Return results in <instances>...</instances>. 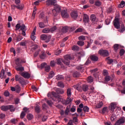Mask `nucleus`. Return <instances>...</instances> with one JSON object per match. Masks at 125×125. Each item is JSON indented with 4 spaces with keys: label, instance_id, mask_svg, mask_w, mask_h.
Masks as SVG:
<instances>
[{
    "label": "nucleus",
    "instance_id": "49",
    "mask_svg": "<svg viewBox=\"0 0 125 125\" xmlns=\"http://www.w3.org/2000/svg\"><path fill=\"white\" fill-rule=\"evenodd\" d=\"M104 80L105 82H110L111 81V77L110 76H106L104 78Z\"/></svg>",
    "mask_w": 125,
    "mask_h": 125
},
{
    "label": "nucleus",
    "instance_id": "46",
    "mask_svg": "<svg viewBox=\"0 0 125 125\" xmlns=\"http://www.w3.org/2000/svg\"><path fill=\"white\" fill-rule=\"evenodd\" d=\"M62 33H67V32H68V27H63L62 29Z\"/></svg>",
    "mask_w": 125,
    "mask_h": 125
},
{
    "label": "nucleus",
    "instance_id": "38",
    "mask_svg": "<svg viewBox=\"0 0 125 125\" xmlns=\"http://www.w3.org/2000/svg\"><path fill=\"white\" fill-rule=\"evenodd\" d=\"M52 95H53L54 97H55V98L59 97V95H58V93L55 92H52Z\"/></svg>",
    "mask_w": 125,
    "mask_h": 125
},
{
    "label": "nucleus",
    "instance_id": "53",
    "mask_svg": "<svg viewBox=\"0 0 125 125\" xmlns=\"http://www.w3.org/2000/svg\"><path fill=\"white\" fill-rule=\"evenodd\" d=\"M118 49H119V44H115L114 45V50L115 51L117 52L118 51Z\"/></svg>",
    "mask_w": 125,
    "mask_h": 125
},
{
    "label": "nucleus",
    "instance_id": "17",
    "mask_svg": "<svg viewBox=\"0 0 125 125\" xmlns=\"http://www.w3.org/2000/svg\"><path fill=\"white\" fill-rule=\"evenodd\" d=\"M73 87L75 88V89H77V90H78L79 91H82V86L79 84L74 85Z\"/></svg>",
    "mask_w": 125,
    "mask_h": 125
},
{
    "label": "nucleus",
    "instance_id": "27",
    "mask_svg": "<svg viewBox=\"0 0 125 125\" xmlns=\"http://www.w3.org/2000/svg\"><path fill=\"white\" fill-rule=\"evenodd\" d=\"M19 65L16 66V70L17 71H24V67L23 66H18Z\"/></svg>",
    "mask_w": 125,
    "mask_h": 125
},
{
    "label": "nucleus",
    "instance_id": "47",
    "mask_svg": "<svg viewBox=\"0 0 125 125\" xmlns=\"http://www.w3.org/2000/svg\"><path fill=\"white\" fill-rule=\"evenodd\" d=\"M20 29L21 31H26V26H25V24H23L21 25Z\"/></svg>",
    "mask_w": 125,
    "mask_h": 125
},
{
    "label": "nucleus",
    "instance_id": "41",
    "mask_svg": "<svg viewBox=\"0 0 125 125\" xmlns=\"http://www.w3.org/2000/svg\"><path fill=\"white\" fill-rule=\"evenodd\" d=\"M57 92L58 94H63L65 91L63 90L58 89L57 90Z\"/></svg>",
    "mask_w": 125,
    "mask_h": 125
},
{
    "label": "nucleus",
    "instance_id": "42",
    "mask_svg": "<svg viewBox=\"0 0 125 125\" xmlns=\"http://www.w3.org/2000/svg\"><path fill=\"white\" fill-rule=\"evenodd\" d=\"M63 79H64V77L62 75H58L56 77L57 81H60V80H63Z\"/></svg>",
    "mask_w": 125,
    "mask_h": 125
},
{
    "label": "nucleus",
    "instance_id": "1",
    "mask_svg": "<svg viewBox=\"0 0 125 125\" xmlns=\"http://www.w3.org/2000/svg\"><path fill=\"white\" fill-rule=\"evenodd\" d=\"M64 60H62V59H59L56 60L57 64L58 65H61L62 62L64 63L65 65H70V60L73 59V57H71L70 55H66L64 56Z\"/></svg>",
    "mask_w": 125,
    "mask_h": 125
},
{
    "label": "nucleus",
    "instance_id": "63",
    "mask_svg": "<svg viewBox=\"0 0 125 125\" xmlns=\"http://www.w3.org/2000/svg\"><path fill=\"white\" fill-rule=\"evenodd\" d=\"M124 54H125V49H122L120 51V56H123Z\"/></svg>",
    "mask_w": 125,
    "mask_h": 125
},
{
    "label": "nucleus",
    "instance_id": "23",
    "mask_svg": "<svg viewBox=\"0 0 125 125\" xmlns=\"http://www.w3.org/2000/svg\"><path fill=\"white\" fill-rule=\"evenodd\" d=\"M42 32L44 34H47V33H49V32H50V29H49L48 28H44L42 30Z\"/></svg>",
    "mask_w": 125,
    "mask_h": 125
},
{
    "label": "nucleus",
    "instance_id": "55",
    "mask_svg": "<svg viewBox=\"0 0 125 125\" xmlns=\"http://www.w3.org/2000/svg\"><path fill=\"white\" fill-rule=\"evenodd\" d=\"M16 90L18 93H19V92H20V91L21 90V88L19 85H17L16 86Z\"/></svg>",
    "mask_w": 125,
    "mask_h": 125
},
{
    "label": "nucleus",
    "instance_id": "20",
    "mask_svg": "<svg viewBox=\"0 0 125 125\" xmlns=\"http://www.w3.org/2000/svg\"><path fill=\"white\" fill-rule=\"evenodd\" d=\"M66 95L67 97H71L72 95V92H71V89L68 88L67 89Z\"/></svg>",
    "mask_w": 125,
    "mask_h": 125
},
{
    "label": "nucleus",
    "instance_id": "52",
    "mask_svg": "<svg viewBox=\"0 0 125 125\" xmlns=\"http://www.w3.org/2000/svg\"><path fill=\"white\" fill-rule=\"evenodd\" d=\"M45 72H48L49 71H50V66L47 65L45 67Z\"/></svg>",
    "mask_w": 125,
    "mask_h": 125
},
{
    "label": "nucleus",
    "instance_id": "61",
    "mask_svg": "<svg viewBox=\"0 0 125 125\" xmlns=\"http://www.w3.org/2000/svg\"><path fill=\"white\" fill-rule=\"evenodd\" d=\"M95 4L96 6H100V5H101V2L99 0H97L95 2Z\"/></svg>",
    "mask_w": 125,
    "mask_h": 125
},
{
    "label": "nucleus",
    "instance_id": "48",
    "mask_svg": "<svg viewBox=\"0 0 125 125\" xmlns=\"http://www.w3.org/2000/svg\"><path fill=\"white\" fill-rule=\"evenodd\" d=\"M0 77L1 79H3V78H4V70H2L1 71Z\"/></svg>",
    "mask_w": 125,
    "mask_h": 125
},
{
    "label": "nucleus",
    "instance_id": "62",
    "mask_svg": "<svg viewBox=\"0 0 125 125\" xmlns=\"http://www.w3.org/2000/svg\"><path fill=\"white\" fill-rule=\"evenodd\" d=\"M57 27L56 26H53L50 29V32H54V31H56Z\"/></svg>",
    "mask_w": 125,
    "mask_h": 125
},
{
    "label": "nucleus",
    "instance_id": "35",
    "mask_svg": "<svg viewBox=\"0 0 125 125\" xmlns=\"http://www.w3.org/2000/svg\"><path fill=\"white\" fill-rule=\"evenodd\" d=\"M11 124H13L14 125H15V124H17L18 122L17 119L15 118H13L10 121Z\"/></svg>",
    "mask_w": 125,
    "mask_h": 125
},
{
    "label": "nucleus",
    "instance_id": "31",
    "mask_svg": "<svg viewBox=\"0 0 125 125\" xmlns=\"http://www.w3.org/2000/svg\"><path fill=\"white\" fill-rule=\"evenodd\" d=\"M54 75H55L54 72H53V71H51V72L49 73V75H48V77H49V79H51V78H53V77H54Z\"/></svg>",
    "mask_w": 125,
    "mask_h": 125
},
{
    "label": "nucleus",
    "instance_id": "21",
    "mask_svg": "<svg viewBox=\"0 0 125 125\" xmlns=\"http://www.w3.org/2000/svg\"><path fill=\"white\" fill-rule=\"evenodd\" d=\"M116 109V105L114 103H111V112L113 113L114 110Z\"/></svg>",
    "mask_w": 125,
    "mask_h": 125
},
{
    "label": "nucleus",
    "instance_id": "25",
    "mask_svg": "<svg viewBox=\"0 0 125 125\" xmlns=\"http://www.w3.org/2000/svg\"><path fill=\"white\" fill-rule=\"evenodd\" d=\"M103 104H104L102 102H100L97 105H96V108H97V109H99L100 108H101V107L103 106Z\"/></svg>",
    "mask_w": 125,
    "mask_h": 125
},
{
    "label": "nucleus",
    "instance_id": "54",
    "mask_svg": "<svg viewBox=\"0 0 125 125\" xmlns=\"http://www.w3.org/2000/svg\"><path fill=\"white\" fill-rule=\"evenodd\" d=\"M87 82L88 83H92L93 82V78H92V77L89 76L87 79Z\"/></svg>",
    "mask_w": 125,
    "mask_h": 125
},
{
    "label": "nucleus",
    "instance_id": "4",
    "mask_svg": "<svg viewBox=\"0 0 125 125\" xmlns=\"http://www.w3.org/2000/svg\"><path fill=\"white\" fill-rule=\"evenodd\" d=\"M83 21L85 26L90 27V24L89 23V17L86 14H84L83 18Z\"/></svg>",
    "mask_w": 125,
    "mask_h": 125
},
{
    "label": "nucleus",
    "instance_id": "37",
    "mask_svg": "<svg viewBox=\"0 0 125 125\" xmlns=\"http://www.w3.org/2000/svg\"><path fill=\"white\" fill-rule=\"evenodd\" d=\"M103 75L104 76H108V75H109V73H108V70L106 69H104L103 71Z\"/></svg>",
    "mask_w": 125,
    "mask_h": 125
},
{
    "label": "nucleus",
    "instance_id": "45",
    "mask_svg": "<svg viewBox=\"0 0 125 125\" xmlns=\"http://www.w3.org/2000/svg\"><path fill=\"white\" fill-rule=\"evenodd\" d=\"M10 108H9V110H10L11 112H14L15 111V108L13 107V105H9Z\"/></svg>",
    "mask_w": 125,
    "mask_h": 125
},
{
    "label": "nucleus",
    "instance_id": "64",
    "mask_svg": "<svg viewBox=\"0 0 125 125\" xmlns=\"http://www.w3.org/2000/svg\"><path fill=\"white\" fill-rule=\"evenodd\" d=\"M102 112L103 114H105L107 112V107H104L102 110Z\"/></svg>",
    "mask_w": 125,
    "mask_h": 125
},
{
    "label": "nucleus",
    "instance_id": "13",
    "mask_svg": "<svg viewBox=\"0 0 125 125\" xmlns=\"http://www.w3.org/2000/svg\"><path fill=\"white\" fill-rule=\"evenodd\" d=\"M70 15L72 18H73V19H74L75 20H76V19H77V18H78V12L76 11H73L72 12H71Z\"/></svg>",
    "mask_w": 125,
    "mask_h": 125
},
{
    "label": "nucleus",
    "instance_id": "56",
    "mask_svg": "<svg viewBox=\"0 0 125 125\" xmlns=\"http://www.w3.org/2000/svg\"><path fill=\"white\" fill-rule=\"evenodd\" d=\"M42 110H47V108H48V106L46 105V104H43L42 106Z\"/></svg>",
    "mask_w": 125,
    "mask_h": 125
},
{
    "label": "nucleus",
    "instance_id": "5",
    "mask_svg": "<svg viewBox=\"0 0 125 125\" xmlns=\"http://www.w3.org/2000/svg\"><path fill=\"white\" fill-rule=\"evenodd\" d=\"M113 24L115 28L120 29L121 26L120 24V19H119V18H115L113 21Z\"/></svg>",
    "mask_w": 125,
    "mask_h": 125
},
{
    "label": "nucleus",
    "instance_id": "32",
    "mask_svg": "<svg viewBox=\"0 0 125 125\" xmlns=\"http://www.w3.org/2000/svg\"><path fill=\"white\" fill-rule=\"evenodd\" d=\"M72 50H74V51H78V50H80V47L78 46L74 45L72 47Z\"/></svg>",
    "mask_w": 125,
    "mask_h": 125
},
{
    "label": "nucleus",
    "instance_id": "30",
    "mask_svg": "<svg viewBox=\"0 0 125 125\" xmlns=\"http://www.w3.org/2000/svg\"><path fill=\"white\" fill-rule=\"evenodd\" d=\"M27 118L28 119L29 121H31L33 120V118H34V116L32 114H28L27 115Z\"/></svg>",
    "mask_w": 125,
    "mask_h": 125
},
{
    "label": "nucleus",
    "instance_id": "7",
    "mask_svg": "<svg viewBox=\"0 0 125 125\" xmlns=\"http://www.w3.org/2000/svg\"><path fill=\"white\" fill-rule=\"evenodd\" d=\"M90 20L91 21L93 25H94V23H95V22H97L98 21V19H97L96 15L95 14H92L90 15Z\"/></svg>",
    "mask_w": 125,
    "mask_h": 125
},
{
    "label": "nucleus",
    "instance_id": "9",
    "mask_svg": "<svg viewBox=\"0 0 125 125\" xmlns=\"http://www.w3.org/2000/svg\"><path fill=\"white\" fill-rule=\"evenodd\" d=\"M73 101V99L71 98V97H67L66 100H64L62 102V104L64 105H68V104H71L72 102Z\"/></svg>",
    "mask_w": 125,
    "mask_h": 125
},
{
    "label": "nucleus",
    "instance_id": "50",
    "mask_svg": "<svg viewBox=\"0 0 125 125\" xmlns=\"http://www.w3.org/2000/svg\"><path fill=\"white\" fill-rule=\"evenodd\" d=\"M84 112H89V108L87 106H84L83 108Z\"/></svg>",
    "mask_w": 125,
    "mask_h": 125
},
{
    "label": "nucleus",
    "instance_id": "16",
    "mask_svg": "<svg viewBox=\"0 0 125 125\" xmlns=\"http://www.w3.org/2000/svg\"><path fill=\"white\" fill-rule=\"evenodd\" d=\"M90 58L92 61H94V62H96V61H98V57L95 55H91Z\"/></svg>",
    "mask_w": 125,
    "mask_h": 125
},
{
    "label": "nucleus",
    "instance_id": "34",
    "mask_svg": "<svg viewBox=\"0 0 125 125\" xmlns=\"http://www.w3.org/2000/svg\"><path fill=\"white\" fill-rule=\"evenodd\" d=\"M36 11H37V8L35 7L32 13L31 17L32 19H35V17H36Z\"/></svg>",
    "mask_w": 125,
    "mask_h": 125
},
{
    "label": "nucleus",
    "instance_id": "18",
    "mask_svg": "<svg viewBox=\"0 0 125 125\" xmlns=\"http://www.w3.org/2000/svg\"><path fill=\"white\" fill-rule=\"evenodd\" d=\"M10 106H9V105H2L1 106H0V109L2 111H7L8 110H9V108H10Z\"/></svg>",
    "mask_w": 125,
    "mask_h": 125
},
{
    "label": "nucleus",
    "instance_id": "15",
    "mask_svg": "<svg viewBox=\"0 0 125 125\" xmlns=\"http://www.w3.org/2000/svg\"><path fill=\"white\" fill-rule=\"evenodd\" d=\"M55 11H57V12L59 13L61 12V7L60 6L58 5H56L54 6V8L53 9V12H55Z\"/></svg>",
    "mask_w": 125,
    "mask_h": 125
},
{
    "label": "nucleus",
    "instance_id": "58",
    "mask_svg": "<svg viewBox=\"0 0 125 125\" xmlns=\"http://www.w3.org/2000/svg\"><path fill=\"white\" fill-rule=\"evenodd\" d=\"M80 76V73L78 72L77 71H75L73 73V77L74 78H77V77H79Z\"/></svg>",
    "mask_w": 125,
    "mask_h": 125
},
{
    "label": "nucleus",
    "instance_id": "24",
    "mask_svg": "<svg viewBox=\"0 0 125 125\" xmlns=\"http://www.w3.org/2000/svg\"><path fill=\"white\" fill-rule=\"evenodd\" d=\"M119 31L120 33H124V32L125 31V25L122 24L121 26V28L119 30Z\"/></svg>",
    "mask_w": 125,
    "mask_h": 125
},
{
    "label": "nucleus",
    "instance_id": "43",
    "mask_svg": "<svg viewBox=\"0 0 125 125\" xmlns=\"http://www.w3.org/2000/svg\"><path fill=\"white\" fill-rule=\"evenodd\" d=\"M57 98H58V101L59 102H63V101H64L63 98H62V97L60 95H59V96L57 97Z\"/></svg>",
    "mask_w": 125,
    "mask_h": 125
},
{
    "label": "nucleus",
    "instance_id": "28",
    "mask_svg": "<svg viewBox=\"0 0 125 125\" xmlns=\"http://www.w3.org/2000/svg\"><path fill=\"white\" fill-rule=\"evenodd\" d=\"M39 26L41 29H43V28H45V24H44V23L42 22H39Z\"/></svg>",
    "mask_w": 125,
    "mask_h": 125
},
{
    "label": "nucleus",
    "instance_id": "26",
    "mask_svg": "<svg viewBox=\"0 0 125 125\" xmlns=\"http://www.w3.org/2000/svg\"><path fill=\"white\" fill-rule=\"evenodd\" d=\"M82 88L83 91H87L88 90V86L87 85H83Z\"/></svg>",
    "mask_w": 125,
    "mask_h": 125
},
{
    "label": "nucleus",
    "instance_id": "40",
    "mask_svg": "<svg viewBox=\"0 0 125 125\" xmlns=\"http://www.w3.org/2000/svg\"><path fill=\"white\" fill-rule=\"evenodd\" d=\"M105 23L106 25H109L111 23V19L107 18L105 20Z\"/></svg>",
    "mask_w": 125,
    "mask_h": 125
},
{
    "label": "nucleus",
    "instance_id": "11",
    "mask_svg": "<svg viewBox=\"0 0 125 125\" xmlns=\"http://www.w3.org/2000/svg\"><path fill=\"white\" fill-rule=\"evenodd\" d=\"M20 74L25 79H30V77H31V74L27 72H23L22 73L20 72Z\"/></svg>",
    "mask_w": 125,
    "mask_h": 125
},
{
    "label": "nucleus",
    "instance_id": "19",
    "mask_svg": "<svg viewBox=\"0 0 125 125\" xmlns=\"http://www.w3.org/2000/svg\"><path fill=\"white\" fill-rule=\"evenodd\" d=\"M77 70L78 71H80L81 73H83L84 72V67H83V65H80L77 67Z\"/></svg>",
    "mask_w": 125,
    "mask_h": 125
},
{
    "label": "nucleus",
    "instance_id": "29",
    "mask_svg": "<svg viewBox=\"0 0 125 125\" xmlns=\"http://www.w3.org/2000/svg\"><path fill=\"white\" fill-rule=\"evenodd\" d=\"M41 54L40 56V58L41 59H44L45 58V54L44 53V52L42 51L41 52Z\"/></svg>",
    "mask_w": 125,
    "mask_h": 125
},
{
    "label": "nucleus",
    "instance_id": "12",
    "mask_svg": "<svg viewBox=\"0 0 125 125\" xmlns=\"http://www.w3.org/2000/svg\"><path fill=\"white\" fill-rule=\"evenodd\" d=\"M56 2H57L56 0H47L46 4L47 5H54L56 4Z\"/></svg>",
    "mask_w": 125,
    "mask_h": 125
},
{
    "label": "nucleus",
    "instance_id": "39",
    "mask_svg": "<svg viewBox=\"0 0 125 125\" xmlns=\"http://www.w3.org/2000/svg\"><path fill=\"white\" fill-rule=\"evenodd\" d=\"M77 44H78L79 46H83V45H84V42L83 41H78Z\"/></svg>",
    "mask_w": 125,
    "mask_h": 125
},
{
    "label": "nucleus",
    "instance_id": "22",
    "mask_svg": "<svg viewBox=\"0 0 125 125\" xmlns=\"http://www.w3.org/2000/svg\"><path fill=\"white\" fill-rule=\"evenodd\" d=\"M16 8L19 10H22L24 8V4H21L20 5H18L16 6Z\"/></svg>",
    "mask_w": 125,
    "mask_h": 125
},
{
    "label": "nucleus",
    "instance_id": "57",
    "mask_svg": "<svg viewBox=\"0 0 125 125\" xmlns=\"http://www.w3.org/2000/svg\"><path fill=\"white\" fill-rule=\"evenodd\" d=\"M56 64V62L54 61H51L50 63V65L51 67H54V66H55Z\"/></svg>",
    "mask_w": 125,
    "mask_h": 125
},
{
    "label": "nucleus",
    "instance_id": "10",
    "mask_svg": "<svg viewBox=\"0 0 125 125\" xmlns=\"http://www.w3.org/2000/svg\"><path fill=\"white\" fill-rule=\"evenodd\" d=\"M99 53L103 56H109V52L106 50H100L99 51Z\"/></svg>",
    "mask_w": 125,
    "mask_h": 125
},
{
    "label": "nucleus",
    "instance_id": "51",
    "mask_svg": "<svg viewBox=\"0 0 125 125\" xmlns=\"http://www.w3.org/2000/svg\"><path fill=\"white\" fill-rule=\"evenodd\" d=\"M38 47H39V46L38 45H33L32 48H31V51H33V52L35 51V50H36V49H37Z\"/></svg>",
    "mask_w": 125,
    "mask_h": 125
},
{
    "label": "nucleus",
    "instance_id": "3",
    "mask_svg": "<svg viewBox=\"0 0 125 125\" xmlns=\"http://www.w3.org/2000/svg\"><path fill=\"white\" fill-rule=\"evenodd\" d=\"M41 39L42 41H44L45 42H49L51 36L50 35H46L45 34H42L41 36Z\"/></svg>",
    "mask_w": 125,
    "mask_h": 125
},
{
    "label": "nucleus",
    "instance_id": "33",
    "mask_svg": "<svg viewBox=\"0 0 125 125\" xmlns=\"http://www.w3.org/2000/svg\"><path fill=\"white\" fill-rule=\"evenodd\" d=\"M41 118H42V122H45L47 120V116H45L44 114H42L41 115Z\"/></svg>",
    "mask_w": 125,
    "mask_h": 125
},
{
    "label": "nucleus",
    "instance_id": "36",
    "mask_svg": "<svg viewBox=\"0 0 125 125\" xmlns=\"http://www.w3.org/2000/svg\"><path fill=\"white\" fill-rule=\"evenodd\" d=\"M35 111L37 113H40V111H41V108H40V106L39 105H37L35 107Z\"/></svg>",
    "mask_w": 125,
    "mask_h": 125
},
{
    "label": "nucleus",
    "instance_id": "60",
    "mask_svg": "<svg viewBox=\"0 0 125 125\" xmlns=\"http://www.w3.org/2000/svg\"><path fill=\"white\" fill-rule=\"evenodd\" d=\"M119 5L120 6V7H122V8L125 7V1H122Z\"/></svg>",
    "mask_w": 125,
    "mask_h": 125
},
{
    "label": "nucleus",
    "instance_id": "14",
    "mask_svg": "<svg viewBox=\"0 0 125 125\" xmlns=\"http://www.w3.org/2000/svg\"><path fill=\"white\" fill-rule=\"evenodd\" d=\"M36 31H37V28L35 27L31 35V39L32 41H35V40H36V37L35 36H36Z\"/></svg>",
    "mask_w": 125,
    "mask_h": 125
},
{
    "label": "nucleus",
    "instance_id": "8",
    "mask_svg": "<svg viewBox=\"0 0 125 125\" xmlns=\"http://www.w3.org/2000/svg\"><path fill=\"white\" fill-rule=\"evenodd\" d=\"M61 14L62 18H68L69 17V14L67 12V10H62L61 12Z\"/></svg>",
    "mask_w": 125,
    "mask_h": 125
},
{
    "label": "nucleus",
    "instance_id": "2",
    "mask_svg": "<svg viewBox=\"0 0 125 125\" xmlns=\"http://www.w3.org/2000/svg\"><path fill=\"white\" fill-rule=\"evenodd\" d=\"M15 80L16 82H19V83H21V85H25L26 84L25 79L22 77H20L18 75L15 76Z\"/></svg>",
    "mask_w": 125,
    "mask_h": 125
},
{
    "label": "nucleus",
    "instance_id": "6",
    "mask_svg": "<svg viewBox=\"0 0 125 125\" xmlns=\"http://www.w3.org/2000/svg\"><path fill=\"white\" fill-rule=\"evenodd\" d=\"M125 123V117H121L116 123L115 125H121Z\"/></svg>",
    "mask_w": 125,
    "mask_h": 125
},
{
    "label": "nucleus",
    "instance_id": "44",
    "mask_svg": "<svg viewBox=\"0 0 125 125\" xmlns=\"http://www.w3.org/2000/svg\"><path fill=\"white\" fill-rule=\"evenodd\" d=\"M106 59L107 60V64H110L111 63H113L114 62V61L113 60H112V59H110L109 57L106 58Z\"/></svg>",
    "mask_w": 125,
    "mask_h": 125
},
{
    "label": "nucleus",
    "instance_id": "59",
    "mask_svg": "<svg viewBox=\"0 0 125 125\" xmlns=\"http://www.w3.org/2000/svg\"><path fill=\"white\" fill-rule=\"evenodd\" d=\"M58 86H59V87H62L63 88L64 87V83L62 82H58Z\"/></svg>",
    "mask_w": 125,
    "mask_h": 125
}]
</instances>
